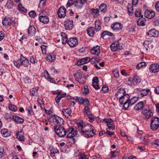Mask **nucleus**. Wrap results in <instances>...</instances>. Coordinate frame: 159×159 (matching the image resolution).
<instances>
[{"mask_svg":"<svg viewBox=\"0 0 159 159\" xmlns=\"http://www.w3.org/2000/svg\"><path fill=\"white\" fill-rule=\"evenodd\" d=\"M68 134L67 135V138L71 139L72 140V142H75V139L73 137L77 135L78 132L76 130H75L73 128L70 127L67 131Z\"/></svg>","mask_w":159,"mask_h":159,"instance_id":"5","label":"nucleus"},{"mask_svg":"<svg viewBox=\"0 0 159 159\" xmlns=\"http://www.w3.org/2000/svg\"><path fill=\"white\" fill-rule=\"evenodd\" d=\"M116 43L114 42L112 43L110 46V47L111 50L113 52H115L117 50V48L116 45Z\"/></svg>","mask_w":159,"mask_h":159,"instance_id":"35","label":"nucleus"},{"mask_svg":"<svg viewBox=\"0 0 159 159\" xmlns=\"http://www.w3.org/2000/svg\"><path fill=\"white\" fill-rule=\"evenodd\" d=\"M151 123L159 125V118L158 117L152 118Z\"/></svg>","mask_w":159,"mask_h":159,"instance_id":"39","label":"nucleus"},{"mask_svg":"<svg viewBox=\"0 0 159 159\" xmlns=\"http://www.w3.org/2000/svg\"><path fill=\"white\" fill-rule=\"evenodd\" d=\"M111 27L113 30V32H117L122 30L123 25L120 23L116 22L111 24Z\"/></svg>","mask_w":159,"mask_h":159,"instance_id":"6","label":"nucleus"},{"mask_svg":"<svg viewBox=\"0 0 159 159\" xmlns=\"http://www.w3.org/2000/svg\"><path fill=\"white\" fill-rule=\"evenodd\" d=\"M39 19L40 22L45 24H48L49 21L48 17L47 15L39 16Z\"/></svg>","mask_w":159,"mask_h":159,"instance_id":"14","label":"nucleus"},{"mask_svg":"<svg viewBox=\"0 0 159 159\" xmlns=\"http://www.w3.org/2000/svg\"><path fill=\"white\" fill-rule=\"evenodd\" d=\"M150 71L152 73H156L159 71V65L155 63L151 65L149 67Z\"/></svg>","mask_w":159,"mask_h":159,"instance_id":"8","label":"nucleus"},{"mask_svg":"<svg viewBox=\"0 0 159 159\" xmlns=\"http://www.w3.org/2000/svg\"><path fill=\"white\" fill-rule=\"evenodd\" d=\"M86 2L87 0H76L75 2V6L78 9H81Z\"/></svg>","mask_w":159,"mask_h":159,"instance_id":"11","label":"nucleus"},{"mask_svg":"<svg viewBox=\"0 0 159 159\" xmlns=\"http://www.w3.org/2000/svg\"><path fill=\"white\" fill-rule=\"evenodd\" d=\"M126 92L125 90L121 88L119 89L116 93V96L117 99H120L122 96L126 94Z\"/></svg>","mask_w":159,"mask_h":159,"instance_id":"13","label":"nucleus"},{"mask_svg":"<svg viewBox=\"0 0 159 159\" xmlns=\"http://www.w3.org/2000/svg\"><path fill=\"white\" fill-rule=\"evenodd\" d=\"M92 85L93 86L94 88L96 89H99V87L98 85V83H92Z\"/></svg>","mask_w":159,"mask_h":159,"instance_id":"62","label":"nucleus"},{"mask_svg":"<svg viewBox=\"0 0 159 159\" xmlns=\"http://www.w3.org/2000/svg\"><path fill=\"white\" fill-rule=\"evenodd\" d=\"M100 47L97 45L95 47H93L91 50L92 54L98 56L100 53Z\"/></svg>","mask_w":159,"mask_h":159,"instance_id":"17","label":"nucleus"},{"mask_svg":"<svg viewBox=\"0 0 159 159\" xmlns=\"http://www.w3.org/2000/svg\"><path fill=\"white\" fill-rule=\"evenodd\" d=\"M150 127L151 128L152 130H155L159 127V125H157V124L152 123H151L150 124Z\"/></svg>","mask_w":159,"mask_h":159,"instance_id":"43","label":"nucleus"},{"mask_svg":"<svg viewBox=\"0 0 159 159\" xmlns=\"http://www.w3.org/2000/svg\"><path fill=\"white\" fill-rule=\"evenodd\" d=\"M29 34L31 35H34L36 33V29L33 26L30 25L28 30Z\"/></svg>","mask_w":159,"mask_h":159,"instance_id":"22","label":"nucleus"},{"mask_svg":"<svg viewBox=\"0 0 159 159\" xmlns=\"http://www.w3.org/2000/svg\"><path fill=\"white\" fill-rule=\"evenodd\" d=\"M133 82H135L136 84L140 82V79L139 78V77L136 75L134 76L133 78Z\"/></svg>","mask_w":159,"mask_h":159,"instance_id":"53","label":"nucleus"},{"mask_svg":"<svg viewBox=\"0 0 159 159\" xmlns=\"http://www.w3.org/2000/svg\"><path fill=\"white\" fill-rule=\"evenodd\" d=\"M66 9L63 6L60 7L57 11L58 17L60 18H64L66 15Z\"/></svg>","mask_w":159,"mask_h":159,"instance_id":"7","label":"nucleus"},{"mask_svg":"<svg viewBox=\"0 0 159 159\" xmlns=\"http://www.w3.org/2000/svg\"><path fill=\"white\" fill-rule=\"evenodd\" d=\"M143 107V102H140L135 106L134 109L138 111L141 109Z\"/></svg>","mask_w":159,"mask_h":159,"instance_id":"25","label":"nucleus"},{"mask_svg":"<svg viewBox=\"0 0 159 159\" xmlns=\"http://www.w3.org/2000/svg\"><path fill=\"white\" fill-rule=\"evenodd\" d=\"M129 16H131L133 13V7H130V8H127Z\"/></svg>","mask_w":159,"mask_h":159,"instance_id":"58","label":"nucleus"},{"mask_svg":"<svg viewBox=\"0 0 159 159\" xmlns=\"http://www.w3.org/2000/svg\"><path fill=\"white\" fill-rule=\"evenodd\" d=\"M146 19L143 18V15L141 16V17L137 21V24L139 26H144L146 24Z\"/></svg>","mask_w":159,"mask_h":159,"instance_id":"19","label":"nucleus"},{"mask_svg":"<svg viewBox=\"0 0 159 159\" xmlns=\"http://www.w3.org/2000/svg\"><path fill=\"white\" fill-rule=\"evenodd\" d=\"M40 48L43 53L44 54H46V52L45 46L44 45H41L40 46Z\"/></svg>","mask_w":159,"mask_h":159,"instance_id":"63","label":"nucleus"},{"mask_svg":"<svg viewBox=\"0 0 159 159\" xmlns=\"http://www.w3.org/2000/svg\"><path fill=\"white\" fill-rule=\"evenodd\" d=\"M159 34V32L155 29L149 30L147 34L150 37H157Z\"/></svg>","mask_w":159,"mask_h":159,"instance_id":"10","label":"nucleus"},{"mask_svg":"<svg viewBox=\"0 0 159 159\" xmlns=\"http://www.w3.org/2000/svg\"><path fill=\"white\" fill-rule=\"evenodd\" d=\"M106 5L104 3H102L100 6L99 8L101 12L105 13L107 11Z\"/></svg>","mask_w":159,"mask_h":159,"instance_id":"30","label":"nucleus"},{"mask_svg":"<svg viewBox=\"0 0 159 159\" xmlns=\"http://www.w3.org/2000/svg\"><path fill=\"white\" fill-rule=\"evenodd\" d=\"M88 35L90 37H93L94 34V28L93 27H90L87 30Z\"/></svg>","mask_w":159,"mask_h":159,"instance_id":"24","label":"nucleus"},{"mask_svg":"<svg viewBox=\"0 0 159 159\" xmlns=\"http://www.w3.org/2000/svg\"><path fill=\"white\" fill-rule=\"evenodd\" d=\"M155 16V13L152 11L146 10L144 12V16L148 19H151Z\"/></svg>","mask_w":159,"mask_h":159,"instance_id":"16","label":"nucleus"},{"mask_svg":"<svg viewBox=\"0 0 159 159\" xmlns=\"http://www.w3.org/2000/svg\"><path fill=\"white\" fill-rule=\"evenodd\" d=\"M9 108L10 110L12 111H16V107L14 105L11 104L9 106Z\"/></svg>","mask_w":159,"mask_h":159,"instance_id":"55","label":"nucleus"},{"mask_svg":"<svg viewBox=\"0 0 159 159\" xmlns=\"http://www.w3.org/2000/svg\"><path fill=\"white\" fill-rule=\"evenodd\" d=\"M38 88H33L32 90L30 91V95L33 96H35L37 95V91Z\"/></svg>","mask_w":159,"mask_h":159,"instance_id":"32","label":"nucleus"},{"mask_svg":"<svg viewBox=\"0 0 159 159\" xmlns=\"http://www.w3.org/2000/svg\"><path fill=\"white\" fill-rule=\"evenodd\" d=\"M107 126L109 130H114L115 129V127L113 124V121L108 124H107Z\"/></svg>","mask_w":159,"mask_h":159,"instance_id":"41","label":"nucleus"},{"mask_svg":"<svg viewBox=\"0 0 159 159\" xmlns=\"http://www.w3.org/2000/svg\"><path fill=\"white\" fill-rule=\"evenodd\" d=\"M62 111L63 115H64L66 116H67V115H70L71 113V110L69 108L63 109Z\"/></svg>","mask_w":159,"mask_h":159,"instance_id":"34","label":"nucleus"},{"mask_svg":"<svg viewBox=\"0 0 159 159\" xmlns=\"http://www.w3.org/2000/svg\"><path fill=\"white\" fill-rule=\"evenodd\" d=\"M91 133V131H89L88 132H85L84 133H81L80 134L85 138H89L92 137V134Z\"/></svg>","mask_w":159,"mask_h":159,"instance_id":"29","label":"nucleus"},{"mask_svg":"<svg viewBox=\"0 0 159 159\" xmlns=\"http://www.w3.org/2000/svg\"><path fill=\"white\" fill-rule=\"evenodd\" d=\"M146 66V64L144 62H142L139 63L136 66V68L138 69H139L141 67H143V66Z\"/></svg>","mask_w":159,"mask_h":159,"instance_id":"44","label":"nucleus"},{"mask_svg":"<svg viewBox=\"0 0 159 159\" xmlns=\"http://www.w3.org/2000/svg\"><path fill=\"white\" fill-rule=\"evenodd\" d=\"M83 100V104H86L88 106H89V101L87 98H84Z\"/></svg>","mask_w":159,"mask_h":159,"instance_id":"51","label":"nucleus"},{"mask_svg":"<svg viewBox=\"0 0 159 159\" xmlns=\"http://www.w3.org/2000/svg\"><path fill=\"white\" fill-rule=\"evenodd\" d=\"M74 2L72 0H69L66 5V7H70L72 5Z\"/></svg>","mask_w":159,"mask_h":159,"instance_id":"61","label":"nucleus"},{"mask_svg":"<svg viewBox=\"0 0 159 159\" xmlns=\"http://www.w3.org/2000/svg\"><path fill=\"white\" fill-rule=\"evenodd\" d=\"M18 8L19 10L23 12H26L27 11L26 9L22 7L21 3H20L19 4Z\"/></svg>","mask_w":159,"mask_h":159,"instance_id":"42","label":"nucleus"},{"mask_svg":"<svg viewBox=\"0 0 159 159\" xmlns=\"http://www.w3.org/2000/svg\"><path fill=\"white\" fill-rule=\"evenodd\" d=\"M90 60L89 57H86L80 59H79L77 61V64L78 66L81 65L88 63Z\"/></svg>","mask_w":159,"mask_h":159,"instance_id":"15","label":"nucleus"},{"mask_svg":"<svg viewBox=\"0 0 159 159\" xmlns=\"http://www.w3.org/2000/svg\"><path fill=\"white\" fill-rule=\"evenodd\" d=\"M84 111L86 115H88L91 113L90 111V108L88 106H86L84 109Z\"/></svg>","mask_w":159,"mask_h":159,"instance_id":"48","label":"nucleus"},{"mask_svg":"<svg viewBox=\"0 0 159 159\" xmlns=\"http://www.w3.org/2000/svg\"><path fill=\"white\" fill-rule=\"evenodd\" d=\"M50 154L52 157H54L55 156V154L56 153H59V151L54 148H52L50 150Z\"/></svg>","mask_w":159,"mask_h":159,"instance_id":"28","label":"nucleus"},{"mask_svg":"<svg viewBox=\"0 0 159 159\" xmlns=\"http://www.w3.org/2000/svg\"><path fill=\"white\" fill-rule=\"evenodd\" d=\"M61 40L62 44H65L67 43L68 40L66 34L64 32H61Z\"/></svg>","mask_w":159,"mask_h":159,"instance_id":"23","label":"nucleus"},{"mask_svg":"<svg viewBox=\"0 0 159 159\" xmlns=\"http://www.w3.org/2000/svg\"><path fill=\"white\" fill-rule=\"evenodd\" d=\"M138 99L137 98L134 97L131 99L129 101L128 104H129V105L132 106L137 101Z\"/></svg>","mask_w":159,"mask_h":159,"instance_id":"33","label":"nucleus"},{"mask_svg":"<svg viewBox=\"0 0 159 159\" xmlns=\"http://www.w3.org/2000/svg\"><path fill=\"white\" fill-rule=\"evenodd\" d=\"M23 58H22V65L24 67H27L29 65V61L28 59L26 58L23 57Z\"/></svg>","mask_w":159,"mask_h":159,"instance_id":"26","label":"nucleus"},{"mask_svg":"<svg viewBox=\"0 0 159 159\" xmlns=\"http://www.w3.org/2000/svg\"><path fill=\"white\" fill-rule=\"evenodd\" d=\"M135 15L136 17H139L140 16L141 17V12L140 10L139 9H137L135 12Z\"/></svg>","mask_w":159,"mask_h":159,"instance_id":"46","label":"nucleus"},{"mask_svg":"<svg viewBox=\"0 0 159 159\" xmlns=\"http://www.w3.org/2000/svg\"><path fill=\"white\" fill-rule=\"evenodd\" d=\"M91 11L92 12L95 14L96 16H98L99 15V10L98 9L92 8Z\"/></svg>","mask_w":159,"mask_h":159,"instance_id":"49","label":"nucleus"},{"mask_svg":"<svg viewBox=\"0 0 159 159\" xmlns=\"http://www.w3.org/2000/svg\"><path fill=\"white\" fill-rule=\"evenodd\" d=\"M87 116L89 119V121L90 122H92L94 120V117L92 114L91 113Z\"/></svg>","mask_w":159,"mask_h":159,"instance_id":"52","label":"nucleus"},{"mask_svg":"<svg viewBox=\"0 0 159 159\" xmlns=\"http://www.w3.org/2000/svg\"><path fill=\"white\" fill-rule=\"evenodd\" d=\"M75 79H80L82 78V74L80 72H77L73 74Z\"/></svg>","mask_w":159,"mask_h":159,"instance_id":"38","label":"nucleus"},{"mask_svg":"<svg viewBox=\"0 0 159 159\" xmlns=\"http://www.w3.org/2000/svg\"><path fill=\"white\" fill-rule=\"evenodd\" d=\"M29 14L30 17L33 18H34L36 15V12L34 11H30L29 12Z\"/></svg>","mask_w":159,"mask_h":159,"instance_id":"54","label":"nucleus"},{"mask_svg":"<svg viewBox=\"0 0 159 159\" xmlns=\"http://www.w3.org/2000/svg\"><path fill=\"white\" fill-rule=\"evenodd\" d=\"M129 98V94L126 93L119 99L120 103V104H123V107L125 110L129 107L128 102Z\"/></svg>","mask_w":159,"mask_h":159,"instance_id":"3","label":"nucleus"},{"mask_svg":"<svg viewBox=\"0 0 159 159\" xmlns=\"http://www.w3.org/2000/svg\"><path fill=\"white\" fill-rule=\"evenodd\" d=\"M12 119L18 124H22L24 121V119L18 116L12 115Z\"/></svg>","mask_w":159,"mask_h":159,"instance_id":"18","label":"nucleus"},{"mask_svg":"<svg viewBox=\"0 0 159 159\" xmlns=\"http://www.w3.org/2000/svg\"><path fill=\"white\" fill-rule=\"evenodd\" d=\"M13 21H11L10 18H5L2 21V24L4 25L7 26L8 25L11 26L13 24Z\"/></svg>","mask_w":159,"mask_h":159,"instance_id":"20","label":"nucleus"},{"mask_svg":"<svg viewBox=\"0 0 159 159\" xmlns=\"http://www.w3.org/2000/svg\"><path fill=\"white\" fill-rule=\"evenodd\" d=\"M135 27L134 26H129L127 27V30L130 33H133L135 31Z\"/></svg>","mask_w":159,"mask_h":159,"instance_id":"50","label":"nucleus"},{"mask_svg":"<svg viewBox=\"0 0 159 159\" xmlns=\"http://www.w3.org/2000/svg\"><path fill=\"white\" fill-rule=\"evenodd\" d=\"M14 3L11 1H10L7 3L6 6L8 9L12 8L14 5Z\"/></svg>","mask_w":159,"mask_h":159,"instance_id":"47","label":"nucleus"},{"mask_svg":"<svg viewBox=\"0 0 159 159\" xmlns=\"http://www.w3.org/2000/svg\"><path fill=\"white\" fill-rule=\"evenodd\" d=\"M116 44H117L116 46H117L118 50H121L123 48L124 46V44L122 43H119L118 42H116Z\"/></svg>","mask_w":159,"mask_h":159,"instance_id":"45","label":"nucleus"},{"mask_svg":"<svg viewBox=\"0 0 159 159\" xmlns=\"http://www.w3.org/2000/svg\"><path fill=\"white\" fill-rule=\"evenodd\" d=\"M45 77L47 79L48 81L51 82L52 80V79L50 77V75H49L47 71H46V75H45Z\"/></svg>","mask_w":159,"mask_h":159,"instance_id":"59","label":"nucleus"},{"mask_svg":"<svg viewBox=\"0 0 159 159\" xmlns=\"http://www.w3.org/2000/svg\"><path fill=\"white\" fill-rule=\"evenodd\" d=\"M1 133L3 137H6L10 136V134L8 132V130L6 129H3L1 131Z\"/></svg>","mask_w":159,"mask_h":159,"instance_id":"27","label":"nucleus"},{"mask_svg":"<svg viewBox=\"0 0 159 159\" xmlns=\"http://www.w3.org/2000/svg\"><path fill=\"white\" fill-rule=\"evenodd\" d=\"M106 35H107L110 36H113V34L110 32L107 31H105L102 34L101 37L103 38Z\"/></svg>","mask_w":159,"mask_h":159,"instance_id":"37","label":"nucleus"},{"mask_svg":"<svg viewBox=\"0 0 159 159\" xmlns=\"http://www.w3.org/2000/svg\"><path fill=\"white\" fill-rule=\"evenodd\" d=\"M56 56L53 53H50L46 58V60L51 62H54L56 59Z\"/></svg>","mask_w":159,"mask_h":159,"instance_id":"21","label":"nucleus"},{"mask_svg":"<svg viewBox=\"0 0 159 159\" xmlns=\"http://www.w3.org/2000/svg\"><path fill=\"white\" fill-rule=\"evenodd\" d=\"M102 90L104 93H106L108 91L109 89L108 87L106 85H104L102 87Z\"/></svg>","mask_w":159,"mask_h":159,"instance_id":"60","label":"nucleus"},{"mask_svg":"<svg viewBox=\"0 0 159 159\" xmlns=\"http://www.w3.org/2000/svg\"><path fill=\"white\" fill-rule=\"evenodd\" d=\"M155 7L156 10L159 12V1H157L155 4Z\"/></svg>","mask_w":159,"mask_h":159,"instance_id":"64","label":"nucleus"},{"mask_svg":"<svg viewBox=\"0 0 159 159\" xmlns=\"http://www.w3.org/2000/svg\"><path fill=\"white\" fill-rule=\"evenodd\" d=\"M142 114L146 119H148L153 115L152 111L150 109L148 105H146L144 107Z\"/></svg>","mask_w":159,"mask_h":159,"instance_id":"4","label":"nucleus"},{"mask_svg":"<svg viewBox=\"0 0 159 159\" xmlns=\"http://www.w3.org/2000/svg\"><path fill=\"white\" fill-rule=\"evenodd\" d=\"M150 90L149 89H143L142 90L141 93V95L142 97H143L146 96L148 93L149 92Z\"/></svg>","mask_w":159,"mask_h":159,"instance_id":"40","label":"nucleus"},{"mask_svg":"<svg viewBox=\"0 0 159 159\" xmlns=\"http://www.w3.org/2000/svg\"><path fill=\"white\" fill-rule=\"evenodd\" d=\"M78 128L80 133H83L89 131H91L92 129V126L89 125H82L81 123L77 124Z\"/></svg>","mask_w":159,"mask_h":159,"instance_id":"2","label":"nucleus"},{"mask_svg":"<svg viewBox=\"0 0 159 159\" xmlns=\"http://www.w3.org/2000/svg\"><path fill=\"white\" fill-rule=\"evenodd\" d=\"M64 26L65 28L67 30H71L72 29L73 26V21L69 20L65 21Z\"/></svg>","mask_w":159,"mask_h":159,"instance_id":"12","label":"nucleus"},{"mask_svg":"<svg viewBox=\"0 0 159 159\" xmlns=\"http://www.w3.org/2000/svg\"><path fill=\"white\" fill-rule=\"evenodd\" d=\"M70 47H74L78 43L77 38L76 37L70 38L67 43Z\"/></svg>","mask_w":159,"mask_h":159,"instance_id":"9","label":"nucleus"},{"mask_svg":"<svg viewBox=\"0 0 159 159\" xmlns=\"http://www.w3.org/2000/svg\"><path fill=\"white\" fill-rule=\"evenodd\" d=\"M61 98L62 97L61 96V95L59 94H58L55 99L56 102L59 103Z\"/></svg>","mask_w":159,"mask_h":159,"instance_id":"57","label":"nucleus"},{"mask_svg":"<svg viewBox=\"0 0 159 159\" xmlns=\"http://www.w3.org/2000/svg\"><path fill=\"white\" fill-rule=\"evenodd\" d=\"M100 22L99 20L95 21V28L97 31H99L101 29Z\"/></svg>","mask_w":159,"mask_h":159,"instance_id":"31","label":"nucleus"},{"mask_svg":"<svg viewBox=\"0 0 159 159\" xmlns=\"http://www.w3.org/2000/svg\"><path fill=\"white\" fill-rule=\"evenodd\" d=\"M22 58L16 61H14V63L15 66H16L17 68H19L21 65H22Z\"/></svg>","mask_w":159,"mask_h":159,"instance_id":"36","label":"nucleus"},{"mask_svg":"<svg viewBox=\"0 0 159 159\" xmlns=\"http://www.w3.org/2000/svg\"><path fill=\"white\" fill-rule=\"evenodd\" d=\"M83 98L81 97H76V100L78 101V102H79V104H83Z\"/></svg>","mask_w":159,"mask_h":159,"instance_id":"56","label":"nucleus"},{"mask_svg":"<svg viewBox=\"0 0 159 159\" xmlns=\"http://www.w3.org/2000/svg\"><path fill=\"white\" fill-rule=\"evenodd\" d=\"M53 121L56 122L57 124L54 126V130L56 134L60 137H63L66 135V131L63 126L64 120L61 117L55 115L52 116Z\"/></svg>","mask_w":159,"mask_h":159,"instance_id":"1","label":"nucleus"}]
</instances>
